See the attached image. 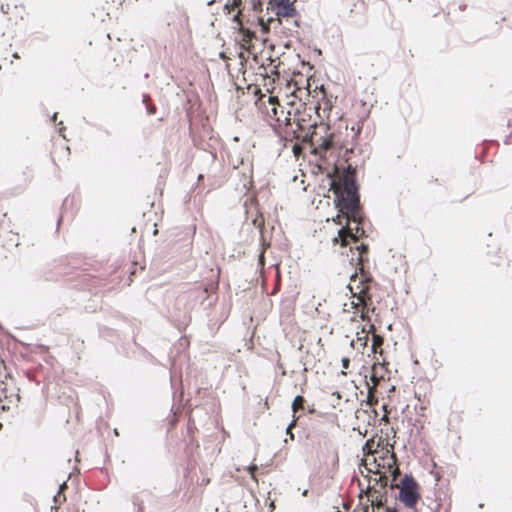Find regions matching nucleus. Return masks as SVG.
Returning <instances> with one entry per match:
<instances>
[{
	"mask_svg": "<svg viewBox=\"0 0 512 512\" xmlns=\"http://www.w3.org/2000/svg\"><path fill=\"white\" fill-rule=\"evenodd\" d=\"M315 151L325 158L327 165H332V169L327 171L326 177L328 181L329 191L333 192L334 204L338 211L335 222L342 226L341 219H345V223L364 222V217L359 207V185L356 180L350 179L348 170L350 164L343 166L339 163L340 157L344 150L345 162L348 161V153H352V149L342 147L331 135L321 136Z\"/></svg>",
	"mask_w": 512,
	"mask_h": 512,
	"instance_id": "1",
	"label": "nucleus"
},
{
	"mask_svg": "<svg viewBox=\"0 0 512 512\" xmlns=\"http://www.w3.org/2000/svg\"><path fill=\"white\" fill-rule=\"evenodd\" d=\"M345 223L338 229L337 236L332 239L335 252L343 257L342 262H348L350 265L368 264L369 245L359 240L366 236L363 222Z\"/></svg>",
	"mask_w": 512,
	"mask_h": 512,
	"instance_id": "2",
	"label": "nucleus"
},
{
	"mask_svg": "<svg viewBox=\"0 0 512 512\" xmlns=\"http://www.w3.org/2000/svg\"><path fill=\"white\" fill-rule=\"evenodd\" d=\"M420 499V485L418 481L411 473L404 474L400 481L398 500L405 507L413 509L414 512H419L416 507Z\"/></svg>",
	"mask_w": 512,
	"mask_h": 512,
	"instance_id": "3",
	"label": "nucleus"
},
{
	"mask_svg": "<svg viewBox=\"0 0 512 512\" xmlns=\"http://www.w3.org/2000/svg\"><path fill=\"white\" fill-rule=\"evenodd\" d=\"M350 266L355 270L350 276V283L347 285V289L352 293V297H355L356 294L368 292L371 289L374 279L367 269L366 264Z\"/></svg>",
	"mask_w": 512,
	"mask_h": 512,
	"instance_id": "4",
	"label": "nucleus"
},
{
	"mask_svg": "<svg viewBox=\"0 0 512 512\" xmlns=\"http://www.w3.org/2000/svg\"><path fill=\"white\" fill-rule=\"evenodd\" d=\"M268 9H271L278 19L292 18L298 15V11L294 2L291 0H284L280 4L274 5L271 0H268Z\"/></svg>",
	"mask_w": 512,
	"mask_h": 512,
	"instance_id": "5",
	"label": "nucleus"
},
{
	"mask_svg": "<svg viewBox=\"0 0 512 512\" xmlns=\"http://www.w3.org/2000/svg\"><path fill=\"white\" fill-rule=\"evenodd\" d=\"M385 501H386V498L383 495H377V496L373 497L371 500V505H372L374 511L377 510V512H380L379 511L380 509H385V507H386Z\"/></svg>",
	"mask_w": 512,
	"mask_h": 512,
	"instance_id": "6",
	"label": "nucleus"
},
{
	"mask_svg": "<svg viewBox=\"0 0 512 512\" xmlns=\"http://www.w3.org/2000/svg\"><path fill=\"white\" fill-rule=\"evenodd\" d=\"M305 402H306V400H305L304 396L296 395L291 404L292 411L295 413L296 411H298L300 409H304Z\"/></svg>",
	"mask_w": 512,
	"mask_h": 512,
	"instance_id": "7",
	"label": "nucleus"
},
{
	"mask_svg": "<svg viewBox=\"0 0 512 512\" xmlns=\"http://www.w3.org/2000/svg\"><path fill=\"white\" fill-rule=\"evenodd\" d=\"M131 500H132L133 506L136 508V511H144L145 510L144 501L138 494H136V493L133 494L131 497Z\"/></svg>",
	"mask_w": 512,
	"mask_h": 512,
	"instance_id": "8",
	"label": "nucleus"
},
{
	"mask_svg": "<svg viewBox=\"0 0 512 512\" xmlns=\"http://www.w3.org/2000/svg\"><path fill=\"white\" fill-rule=\"evenodd\" d=\"M258 25L260 26V31L262 34H268L270 32L269 23H265L263 16L257 17Z\"/></svg>",
	"mask_w": 512,
	"mask_h": 512,
	"instance_id": "9",
	"label": "nucleus"
},
{
	"mask_svg": "<svg viewBox=\"0 0 512 512\" xmlns=\"http://www.w3.org/2000/svg\"><path fill=\"white\" fill-rule=\"evenodd\" d=\"M252 9L257 12L261 13L263 10V2L261 0H252L251 1Z\"/></svg>",
	"mask_w": 512,
	"mask_h": 512,
	"instance_id": "10",
	"label": "nucleus"
},
{
	"mask_svg": "<svg viewBox=\"0 0 512 512\" xmlns=\"http://www.w3.org/2000/svg\"><path fill=\"white\" fill-rule=\"evenodd\" d=\"M66 501V496L65 494H61L59 492H57L54 496H53V502L56 504V505H60L61 503L65 502Z\"/></svg>",
	"mask_w": 512,
	"mask_h": 512,
	"instance_id": "11",
	"label": "nucleus"
},
{
	"mask_svg": "<svg viewBox=\"0 0 512 512\" xmlns=\"http://www.w3.org/2000/svg\"><path fill=\"white\" fill-rule=\"evenodd\" d=\"M57 116H58V113H57V112H55V113L50 117V122H51V123H53V124H55V125H57V126H59V132H61V131H62V129H64V126H63V122H62V121H60V122H58V123L56 122V120H57Z\"/></svg>",
	"mask_w": 512,
	"mask_h": 512,
	"instance_id": "12",
	"label": "nucleus"
},
{
	"mask_svg": "<svg viewBox=\"0 0 512 512\" xmlns=\"http://www.w3.org/2000/svg\"><path fill=\"white\" fill-rule=\"evenodd\" d=\"M295 426V420H292L286 428V435H288L291 439H294V434L292 433V428Z\"/></svg>",
	"mask_w": 512,
	"mask_h": 512,
	"instance_id": "13",
	"label": "nucleus"
},
{
	"mask_svg": "<svg viewBox=\"0 0 512 512\" xmlns=\"http://www.w3.org/2000/svg\"><path fill=\"white\" fill-rule=\"evenodd\" d=\"M67 489H68L67 481H63V482L59 485V487H58V491H57V492H59V493H61V494H64V493H65V491H66Z\"/></svg>",
	"mask_w": 512,
	"mask_h": 512,
	"instance_id": "14",
	"label": "nucleus"
},
{
	"mask_svg": "<svg viewBox=\"0 0 512 512\" xmlns=\"http://www.w3.org/2000/svg\"><path fill=\"white\" fill-rule=\"evenodd\" d=\"M253 224L254 226H256L257 228H259L260 230V233H262V230H263V224L261 222H259V220L257 218L253 219ZM263 238V234H261V239Z\"/></svg>",
	"mask_w": 512,
	"mask_h": 512,
	"instance_id": "15",
	"label": "nucleus"
},
{
	"mask_svg": "<svg viewBox=\"0 0 512 512\" xmlns=\"http://www.w3.org/2000/svg\"><path fill=\"white\" fill-rule=\"evenodd\" d=\"M341 363H342V367L344 369H348L349 366H350L351 360L348 357H343L342 360H341Z\"/></svg>",
	"mask_w": 512,
	"mask_h": 512,
	"instance_id": "16",
	"label": "nucleus"
},
{
	"mask_svg": "<svg viewBox=\"0 0 512 512\" xmlns=\"http://www.w3.org/2000/svg\"><path fill=\"white\" fill-rule=\"evenodd\" d=\"M258 470V466L256 464H251L248 466V472L249 474L253 475Z\"/></svg>",
	"mask_w": 512,
	"mask_h": 512,
	"instance_id": "17",
	"label": "nucleus"
},
{
	"mask_svg": "<svg viewBox=\"0 0 512 512\" xmlns=\"http://www.w3.org/2000/svg\"><path fill=\"white\" fill-rule=\"evenodd\" d=\"M146 110H147V113H148L149 115H153V114H155V112H156V107H155V106H147V107H146Z\"/></svg>",
	"mask_w": 512,
	"mask_h": 512,
	"instance_id": "18",
	"label": "nucleus"
},
{
	"mask_svg": "<svg viewBox=\"0 0 512 512\" xmlns=\"http://www.w3.org/2000/svg\"><path fill=\"white\" fill-rule=\"evenodd\" d=\"M145 354H146V357H147L148 360H150L151 362L155 361V357L152 354H150L147 351H145Z\"/></svg>",
	"mask_w": 512,
	"mask_h": 512,
	"instance_id": "19",
	"label": "nucleus"
},
{
	"mask_svg": "<svg viewBox=\"0 0 512 512\" xmlns=\"http://www.w3.org/2000/svg\"><path fill=\"white\" fill-rule=\"evenodd\" d=\"M384 511L385 512H398L395 507H389V506H386Z\"/></svg>",
	"mask_w": 512,
	"mask_h": 512,
	"instance_id": "20",
	"label": "nucleus"
},
{
	"mask_svg": "<svg viewBox=\"0 0 512 512\" xmlns=\"http://www.w3.org/2000/svg\"><path fill=\"white\" fill-rule=\"evenodd\" d=\"M307 412L308 414L313 415L316 413V409L314 407H308Z\"/></svg>",
	"mask_w": 512,
	"mask_h": 512,
	"instance_id": "21",
	"label": "nucleus"
},
{
	"mask_svg": "<svg viewBox=\"0 0 512 512\" xmlns=\"http://www.w3.org/2000/svg\"><path fill=\"white\" fill-rule=\"evenodd\" d=\"M62 220H63V214H61V215L59 216L58 220H57V229L59 228L60 223H61V221H62Z\"/></svg>",
	"mask_w": 512,
	"mask_h": 512,
	"instance_id": "22",
	"label": "nucleus"
},
{
	"mask_svg": "<svg viewBox=\"0 0 512 512\" xmlns=\"http://www.w3.org/2000/svg\"><path fill=\"white\" fill-rule=\"evenodd\" d=\"M268 49H269L271 52H273V51H274V49H275V44H269V45H268Z\"/></svg>",
	"mask_w": 512,
	"mask_h": 512,
	"instance_id": "23",
	"label": "nucleus"
},
{
	"mask_svg": "<svg viewBox=\"0 0 512 512\" xmlns=\"http://www.w3.org/2000/svg\"><path fill=\"white\" fill-rule=\"evenodd\" d=\"M511 137H512V132H511V134H510L509 136H507V137H506V139H505L504 143H505V144H509V143H510L509 139H510Z\"/></svg>",
	"mask_w": 512,
	"mask_h": 512,
	"instance_id": "24",
	"label": "nucleus"
},
{
	"mask_svg": "<svg viewBox=\"0 0 512 512\" xmlns=\"http://www.w3.org/2000/svg\"><path fill=\"white\" fill-rule=\"evenodd\" d=\"M283 1L284 0H271V2L274 3V5L280 4Z\"/></svg>",
	"mask_w": 512,
	"mask_h": 512,
	"instance_id": "25",
	"label": "nucleus"
},
{
	"mask_svg": "<svg viewBox=\"0 0 512 512\" xmlns=\"http://www.w3.org/2000/svg\"><path fill=\"white\" fill-rule=\"evenodd\" d=\"M12 57H13V58H15V59H19V58H20V56H19L18 52H14V53L12 54Z\"/></svg>",
	"mask_w": 512,
	"mask_h": 512,
	"instance_id": "26",
	"label": "nucleus"
},
{
	"mask_svg": "<svg viewBox=\"0 0 512 512\" xmlns=\"http://www.w3.org/2000/svg\"><path fill=\"white\" fill-rule=\"evenodd\" d=\"M268 41H269V39H268V38H263V39H262V44H263L264 46H266Z\"/></svg>",
	"mask_w": 512,
	"mask_h": 512,
	"instance_id": "27",
	"label": "nucleus"
},
{
	"mask_svg": "<svg viewBox=\"0 0 512 512\" xmlns=\"http://www.w3.org/2000/svg\"><path fill=\"white\" fill-rule=\"evenodd\" d=\"M100 130H101V131H103L107 136H109V135H110L109 130H107V129H103V128H100Z\"/></svg>",
	"mask_w": 512,
	"mask_h": 512,
	"instance_id": "28",
	"label": "nucleus"
},
{
	"mask_svg": "<svg viewBox=\"0 0 512 512\" xmlns=\"http://www.w3.org/2000/svg\"><path fill=\"white\" fill-rule=\"evenodd\" d=\"M272 21H274V18L273 17H269L267 19V21H265V23H269L270 24Z\"/></svg>",
	"mask_w": 512,
	"mask_h": 512,
	"instance_id": "29",
	"label": "nucleus"
},
{
	"mask_svg": "<svg viewBox=\"0 0 512 512\" xmlns=\"http://www.w3.org/2000/svg\"><path fill=\"white\" fill-rule=\"evenodd\" d=\"M213 3H215V0H210V1L207 2V5L211 6Z\"/></svg>",
	"mask_w": 512,
	"mask_h": 512,
	"instance_id": "30",
	"label": "nucleus"
},
{
	"mask_svg": "<svg viewBox=\"0 0 512 512\" xmlns=\"http://www.w3.org/2000/svg\"><path fill=\"white\" fill-rule=\"evenodd\" d=\"M308 492H309V491H308L307 489H305V490L302 492V495H303V496H307V495H308Z\"/></svg>",
	"mask_w": 512,
	"mask_h": 512,
	"instance_id": "31",
	"label": "nucleus"
},
{
	"mask_svg": "<svg viewBox=\"0 0 512 512\" xmlns=\"http://www.w3.org/2000/svg\"><path fill=\"white\" fill-rule=\"evenodd\" d=\"M1 10H2L3 13H7V11L5 10V7H4L3 4L1 5Z\"/></svg>",
	"mask_w": 512,
	"mask_h": 512,
	"instance_id": "32",
	"label": "nucleus"
},
{
	"mask_svg": "<svg viewBox=\"0 0 512 512\" xmlns=\"http://www.w3.org/2000/svg\"><path fill=\"white\" fill-rule=\"evenodd\" d=\"M146 98H148V94H143V102L145 103Z\"/></svg>",
	"mask_w": 512,
	"mask_h": 512,
	"instance_id": "33",
	"label": "nucleus"
},
{
	"mask_svg": "<svg viewBox=\"0 0 512 512\" xmlns=\"http://www.w3.org/2000/svg\"><path fill=\"white\" fill-rule=\"evenodd\" d=\"M294 24H295V26H297V27H299V26H300V24H299V21H298V20H295V21H294Z\"/></svg>",
	"mask_w": 512,
	"mask_h": 512,
	"instance_id": "34",
	"label": "nucleus"
},
{
	"mask_svg": "<svg viewBox=\"0 0 512 512\" xmlns=\"http://www.w3.org/2000/svg\"><path fill=\"white\" fill-rule=\"evenodd\" d=\"M267 60H269L270 62H272V61H273V58H272V55H271V54L268 56Z\"/></svg>",
	"mask_w": 512,
	"mask_h": 512,
	"instance_id": "35",
	"label": "nucleus"
},
{
	"mask_svg": "<svg viewBox=\"0 0 512 512\" xmlns=\"http://www.w3.org/2000/svg\"><path fill=\"white\" fill-rule=\"evenodd\" d=\"M67 202H68V199L66 198L63 202V206H66L67 205Z\"/></svg>",
	"mask_w": 512,
	"mask_h": 512,
	"instance_id": "36",
	"label": "nucleus"
},
{
	"mask_svg": "<svg viewBox=\"0 0 512 512\" xmlns=\"http://www.w3.org/2000/svg\"><path fill=\"white\" fill-rule=\"evenodd\" d=\"M508 127L512 128V120L508 122Z\"/></svg>",
	"mask_w": 512,
	"mask_h": 512,
	"instance_id": "37",
	"label": "nucleus"
},
{
	"mask_svg": "<svg viewBox=\"0 0 512 512\" xmlns=\"http://www.w3.org/2000/svg\"><path fill=\"white\" fill-rule=\"evenodd\" d=\"M466 7V5H460L459 8L463 10Z\"/></svg>",
	"mask_w": 512,
	"mask_h": 512,
	"instance_id": "38",
	"label": "nucleus"
},
{
	"mask_svg": "<svg viewBox=\"0 0 512 512\" xmlns=\"http://www.w3.org/2000/svg\"><path fill=\"white\" fill-rule=\"evenodd\" d=\"M114 434H115V435H119V432H118V430H117V429H114Z\"/></svg>",
	"mask_w": 512,
	"mask_h": 512,
	"instance_id": "39",
	"label": "nucleus"
},
{
	"mask_svg": "<svg viewBox=\"0 0 512 512\" xmlns=\"http://www.w3.org/2000/svg\"><path fill=\"white\" fill-rule=\"evenodd\" d=\"M309 129L314 130V125H310Z\"/></svg>",
	"mask_w": 512,
	"mask_h": 512,
	"instance_id": "40",
	"label": "nucleus"
},
{
	"mask_svg": "<svg viewBox=\"0 0 512 512\" xmlns=\"http://www.w3.org/2000/svg\"><path fill=\"white\" fill-rule=\"evenodd\" d=\"M220 57L223 58L224 57V52H221L220 53Z\"/></svg>",
	"mask_w": 512,
	"mask_h": 512,
	"instance_id": "41",
	"label": "nucleus"
},
{
	"mask_svg": "<svg viewBox=\"0 0 512 512\" xmlns=\"http://www.w3.org/2000/svg\"><path fill=\"white\" fill-rule=\"evenodd\" d=\"M157 232H158V229H155V230H154V232H153V234H154V235H156V234H157Z\"/></svg>",
	"mask_w": 512,
	"mask_h": 512,
	"instance_id": "42",
	"label": "nucleus"
},
{
	"mask_svg": "<svg viewBox=\"0 0 512 512\" xmlns=\"http://www.w3.org/2000/svg\"><path fill=\"white\" fill-rule=\"evenodd\" d=\"M253 60H254V61H257V56H256V55H255V56H253Z\"/></svg>",
	"mask_w": 512,
	"mask_h": 512,
	"instance_id": "43",
	"label": "nucleus"
},
{
	"mask_svg": "<svg viewBox=\"0 0 512 512\" xmlns=\"http://www.w3.org/2000/svg\"><path fill=\"white\" fill-rule=\"evenodd\" d=\"M493 264H495L496 266L500 265V263H498V262H493Z\"/></svg>",
	"mask_w": 512,
	"mask_h": 512,
	"instance_id": "44",
	"label": "nucleus"
},
{
	"mask_svg": "<svg viewBox=\"0 0 512 512\" xmlns=\"http://www.w3.org/2000/svg\"><path fill=\"white\" fill-rule=\"evenodd\" d=\"M136 512H145V510L144 511H136Z\"/></svg>",
	"mask_w": 512,
	"mask_h": 512,
	"instance_id": "45",
	"label": "nucleus"
},
{
	"mask_svg": "<svg viewBox=\"0 0 512 512\" xmlns=\"http://www.w3.org/2000/svg\"><path fill=\"white\" fill-rule=\"evenodd\" d=\"M431 512H435L433 509H431Z\"/></svg>",
	"mask_w": 512,
	"mask_h": 512,
	"instance_id": "46",
	"label": "nucleus"
},
{
	"mask_svg": "<svg viewBox=\"0 0 512 512\" xmlns=\"http://www.w3.org/2000/svg\"><path fill=\"white\" fill-rule=\"evenodd\" d=\"M2 69V66L0 65V70Z\"/></svg>",
	"mask_w": 512,
	"mask_h": 512,
	"instance_id": "47",
	"label": "nucleus"
},
{
	"mask_svg": "<svg viewBox=\"0 0 512 512\" xmlns=\"http://www.w3.org/2000/svg\"><path fill=\"white\" fill-rule=\"evenodd\" d=\"M2 426V424L0 423V427Z\"/></svg>",
	"mask_w": 512,
	"mask_h": 512,
	"instance_id": "48",
	"label": "nucleus"
}]
</instances>
